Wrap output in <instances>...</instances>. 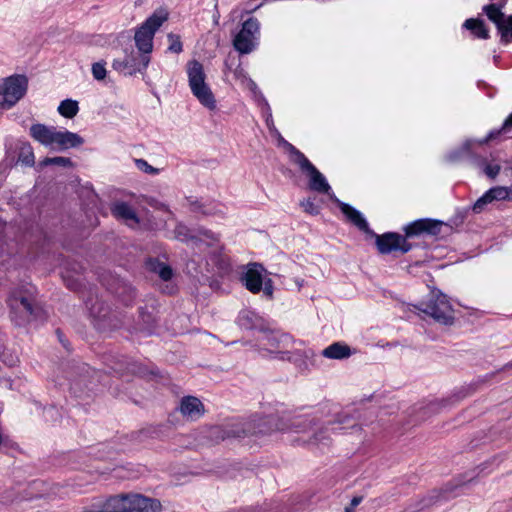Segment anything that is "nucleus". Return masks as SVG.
I'll use <instances>...</instances> for the list:
<instances>
[{"instance_id":"obj_26","label":"nucleus","mask_w":512,"mask_h":512,"mask_svg":"<svg viewBox=\"0 0 512 512\" xmlns=\"http://www.w3.org/2000/svg\"><path fill=\"white\" fill-rule=\"evenodd\" d=\"M174 234H175L176 239H178L182 242L191 241L196 248L202 249V243H203L202 238L193 234L192 230L190 228H188L186 225L178 224L175 227Z\"/></svg>"},{"instance_id":"obj_25","label":"nucleus","mask_w":512,"mask_h":512,"mask_svg":"<svg viewBox=\"0 0 512 512\" xmlns=\"http://www.w3.org/2000/svg\"><path fill=\"white\" fill-rule=\"evenodd\" d=\"M170 430L171 427L167 424L151 425L139 431L138 437L140 439H162L169 436Z\"/></svg>"},{"instance_id":"obj_16","label":"nucleus","mask_w":512,"mask_h":512,"mask_svg":"<svg viewBox=\"0 0 512 512\" xmlns=\"http://www.w3.org/2000/svg\"><path fill=\"white\" fill-rule=\"evenodd\" d=\"M124 512H157L160 510V502L139 494H123Z\"/></svg>"},{"instance_id":"obj_27","label":"nucleus","mask_w":512,"mask_h":512,"mask_svg":"<svg viewBox=\"0 0 512 512\" xmlns=\"http://www.w3.org/2000/svg\"><path fill=\"white\" fill-rule=\"evenodd\" d=\"M330 429L328 427L322 428L315 432L312 436L301 438V444L309 446H329L331 444ZM300 445V443H298Z\"/></svg>"},{"instance_id":"obj_36","label":"nucleus","mask_w":512,"mask_h":512,"mask_svg":"<svg viewBox=\"0 0 512 512\" xmlns=\"http://www.w3.org/2000/svg\"><path fill=\"white\" fill-rule=\"evenodd\" d=\"M196 235L203 240L201 250L204 248L213 247L216 243L219 242V238L216 234L204 228H199Z\"/></svg>"},{"instance_id":"obj_53","label":"nucleus","mask_w":512,"mask_h":512,"mask_svg":"<svg viewBox=\"0 0 512 512\" xmlns=\"http://www.w3.org/2000/svg\"><path fill=\"white\" fill-rule=\"evenodd\" d=\"M55 332H56V335H57V337H58V339H59L60 343L63 345V347H64L66 350H68V351H69V350H70V347H69L70 343H69V341H68L67 339H65V338H64V334H63V332H62L59 328H58V329H56V331H55Z\"/></svg>"},{"instance_id":"obj_24","label":"nucleus","mask_w":512,"mask_h":512,"mask_svg":"<svg viewBox=\"0 0 512 512\" xmlns=\"http://www.w3.org/2000/svg\"><path fill=\"white\" fill-rule=\"evenodd\" d=\"M111 212L118 219H123L125 221L131 220L135 224H139L140 222L134 209L126 202L115 203L111 208Z\"/></svg>"},{"instance_id":"obj_34","label":"nucleus","mask_w":512,"mask_h":512,"mask_svg":"<svg viewBox=\"0 0 512 512\" xmlns=\"http://www.w3.org/2000/svg\"><path fill=\"white\" fill-rule=\"evenodd\" d=\"M151 269L164 281L170 280L173 276L172 268L157 259L151 262Z\"/></svg>"},{"instance_id":"obj_63","label":"nucleus","mask_w":512,"mask_h":512,"mask_svg":"<svg viewBox=\"0 0 512 512\" xmlns=\"http://www.w3.org/2000/svg\"><path fill=\"white\" fill-rule=\"evenodd\" d=\"M250 83H251V88H254V87H256V84H255V82H253L252 80H250Z\"/></svg>"},{"instance_id":"obj_38","label":"nucleus","mask_w":512,"mask_h":512,"mask_svg":"<svg viewBox=\"0 0 512 512\" xmlns=\"http://www.w3.org/2000/svg\"><path fill=\"white\" fill-rule=\"evenodd\" d=\"M283 146L289 152L291 160L298 166H300L303 163V161L308 159L300 150H298L294 145H292L288 141H284Z\"/></svg>"},{"instance_id":"obj_7","label":"nucleus","mask_w":512,"mask_h":512,"mask_svg":"<svg viewBox=\"0 0 512 512\" xmlns=\"http://www.w3.org/2000/svg\"><path fill=\"white\" fill-rule=\"evenodd\" d=\"M264 267L260 263H250L247 265L246 271L241 275L240 281L242 285L251 293L258 294L263 291L265 297L269 300L273 299L274 286L270 278L264 279Z\"/></svg>"},{"instance_id":"obj_44","label":"nucleus","mask_w":512,"mask_h":512,"mask_svg":"<svg viewBox=\"0 0 512 512\" xmlns=\"http://www.w3.org/2000/svg\"><path fill=\"white\" fill-rule=\"evenodd\" d=\"M334 423H337L339 425H343V427H341V429H346V428H355L357 426L354 418L348 414H339L336 418V420L334 421Z\"/></svg>"},{"instance_id":"obj_10","label":"nucleus","mask_w":512,"mask_h":512,"mask_svg":"<svg viewBox=\"0 0 512 512\" xmlns=\"http://www.w3.org/2000/svg\"><path fill=\"white\" fill-rule=\"evenodd\" d=\"M104 363L108 368V373L113 372L120 376L126 374L137 375L140 377H145L148 374L156 375L153 370L149 371L143 364L132 361L123 355L108 354L104 357Z\"/></svg>"},{"instance_id":"obj_41","label":"nucleus","mask_w":512,"mask_h":512,"mask_svg":"<svg viewBox=\"0 0 512 512\" xmlns=\"http://www.w3.org/2000/svg\"><path fill=\"white\" fill-rule=\"evenodd\" d=\"M468 482H463V481H457V482H450L448 483L442 490L441 494L440 493H437L436 496H434L436 499L440 498V497H443V498H448L449 497V494L450 493H453L455 490L459 489V488H463L464 486H466Z\"/></svg>"},{"instance_id":"obj_39","label":"nucleus","mask_w":512,"mask_h":512,"mask_svg":"<svg viewBox=\"0 0 512 512\" xmlns=\"http://www.w3.org/2000/svg\"><path fill=\"white\" fill-rule=\"evenodd\" d=\"M236 62V57L229 54L224 61L225 69L232 71L236 78L245 77L244 70L241 68L240 63H238L237 66L233 69V66L236 64Z\"/></svg>"},{"instance_id":"obj_64","label":"nucleus","mask_w":512,"mask_h":512,"mask_svg":"<svg viewBox=\"0 0 512 512\" xmlns=\"http://www.w3.org/2000/svg\"><path fill=\"white\" fill-rule=\"evenodd\" d=\"M250 83H251V88H254V87H256V84H255V82H253L252 80H250Z\"/></svg>"},{"instance_id":"obj_8","label":"nucleus","mask_w":512,"mask_h":512,"mask_svg":"<svg viewBox=\"0 0 512 512\" xmlns=\"http://www.w3.org/2000/svg\"><path fill=\"white\" fill-rule=\"evenodd\" d=\"M28 88V79L25 75H12L0 83V106L10 108L25 94Z\"/></svg>"},{"instance_id":"obj_43","label":"nucleus","mask_w":512,"mask_h":512,"mask_svg":"<svg viewBox=\"0 0 512 512\" xmlns=\"http://www.w3.org/2000/svg\"><path fill=\"white\" fill-rule=\"evenodd\" d=\"M167 37H168V41L170 43L169 47H168V51H170L172 53H176V54H179L180 52H182L183 46H182L180 36L177 34H174V33H169Z\"/></svg>"},{"instance_id":"obj_33","label":"nucleus","mask_w":512,"mask_h":512,"mask_svg":"<svg viewBox=\"0 0 512 512\" xmlns=\"http://www.w3.org/2000/svg\"><path fill=\"white\" fill-rule=\"evenodd\" d=\"M79 111L78 102L72 99L63 100L58 106V112L65 118H73Z\"/></svg>"},{"instance_id":"obj_19","label":"nucleus","mask_w":512,"mask_h":512,"mask_svg":"<svg viewBox=\"0 0 512 512\" xmlns=\"http://www.w3.org/2000/svg\"><path fill=\"white\" fill-rule=\"evenodd\" d=\"M84 143L83 137L79 134L65 131H57L54 137V144L57 145L59 151L67 150L70 148H77Z\"/></svg>"},{"instance_id":"obj_23","label":"nucleus","mask_w":512,"mask_h":512,"mask_svg":"<svg viewBox=\"0 0 512 512\" xmlns=\"http://www.w3.org/2000/svg\"><path fill=\"white\" fill-rule=\"evenodd\" d=\"M321 354L328 359L343 360L352 355V350L346 343L334 342L326 347Z\"/></svg>"},{"instance_id":"obj_29","label":"nucleus","mask_w":512,"mask_h":512,"mask_svg":"<svg viewBox=\"0 0 512 512\" xmlns=\"http://www.w3.org/2000/svg\"><path fill=\"white\" fill-rule=\"evenodd\" d=\"M259 321L260 318L257 316V314L247 309L242 310L237 317L238 325L246 330H252L256 328Z\"/></svg>"},{"instance_id":"obj_35","label":"nucleus","mask_w":512,"mask_h":512,"mask_svg":"<svg viewBox=\"0 0 512 512\" xmlns=\"http://www.w3.org/2000/svg\"><path fill=\"white\" fill-rule=\"evenodd\" d=\"M106 501V509L104 512H124L125 506H124V499L123 494L111 496Z\"/></svg>"},{"instance_id":"obj_5","label":"nucleus","mask_w":512,"mask_h":512,"mask_svg":"<svg viewBox=\"0 0 512 512\" xmlns=\"http://www.w3.org/2000/svg\"><path fill=\"white\" fill-rule=\"evenodd\" d=\"M85 304L96 329L106 331L119 327L120 321L117 315L111 310L110 306L97 295L89 296Z\"/></svg>"},{"instance_id":"obj_28","label":"nucleus","mask_w":512,"mask_h":512,"mask_svg":"<svg viewBox=\"0 0 512 512\" xmlns=\"http://www.w3.org/2000/svg\"><path fill=\"white\" fill-rule=\"evenodd\" d=\"M463 27L470 30L478 38L488 39L490 37L489 31L486 28L484 21L481 19H467L464 22Z\"/></svg>"},{"instance_id":"obj_14","label":"nucleus","mask_w":512,"mask_h":512,"mask_svg":"<svg viewBox=\"0 0 512 512\" xmlns=\"http://www.w3.org/2000/svg\"><path fill=\"white\" fill-rule=\"evenodd\" d=\"M443 222L440 220L423 218L413 221L404 227L405 235L404 237L411 238L414 236H419L421 234H429L432 236H437L440 234L441 227Z\"/></svg>"},{"instance_id":"obj_61","label":"nucleus","mask_w":512,"mask_h":512,"mask_svg":"<svg viewBox=\"0 0 512 512\" xmlns=\"http://www.w3.org/2000/svg\"><path fill=\"white\" fill-rule=\"evenodd\" d=\"M261 5H262V4L257 5L255 8L251 9V10H250V11H248V12L250 13V12L255 11L256 9L260 8V7H261Z\"/></svg>"},{"instance_id":"obj_48","label":"nucleus","mask_w":512,"mask_h":512,"mask_svg":"<svg viewBox=\"0 0 512 512\" xmlns=\"http://www.w3.org/2000/svg\"><path fill=\"white\" fill-rule=\"evenodd\" d=\"M501 171V166L499 164L489 163L484 167L482 173H484L488 178L495 179Z\"/></svg>"},{"instance_id":"obj_31","label":"nucleus","mask_w":512,"mask_h":512,"mask_svg":"<svg viewBox=\"0 0 512 512\" xmlns=\"http://www.w3.org/2000/svg\"><path fill=\"white\" fill-rule=\"evenodd\" d=\"M474 140H471V139H467L461 147L451 151L448 155H447V160L450 161V162H457L459 160L462 159L463 156L467 155V156H472V152H471V148H472V145L474 144Z\"/></svg>"},{"instance_id":"obj_54","label":"nucleus","mask_w":512,"mask_h":512,"mask_svg":"<svg viewBox=\"0 0 512 512\" xmlns=\"http://www.w3.org/2000/svg\"><path fill=\"white\" fill-rule=\"evenodd\" d=\"M191 205H192V207H193V211H200V212H201L202 214H204V215H211V214H213V212H212V211H210V210H205V209L203 208V205H202V204H200L199 202H194V203H192Z\"/></svg>"},{"instance_id":"obj_18","label":"nucleus","mask_w":512,"mask_h":512,"mask_svg":"<svg viewBox=\"0 0 512 512\" xmlns=\"http://www.w3.org/2000/svg\"><path fill=\"white\" fill-rule=\"evenodd\" d=\"M178 410L184 417L192 421L200 419L205 413L204 404L200 399L191 395L184 396L180 400Z\"/></svg>"},{"instance_id":"obj_42","label":"nucleus","mask_w":512,"mask_h":512,"mask_svg":"<svg viewBox=\"0 0 512 512\" xmlns=\"http://www.w3.org/2000/svg\"><path fill=\"white\" fill-rule=\"evenodd\" d=\"M492 202H493V199L488 190L480 198L477 199V201L474 203V205L472 207V210L474 213H477V214L481 213L484 210L485 206Z\"/></svg>"},{"instance_id":"obj_15","label":"nucleus","mask_w":512,"mask_h":512,"mask_svg":"<svg viewBox=\"0 0 512 512\" xmlns=\"http://www.w3.org/2000/svg\"><path fill=\"white\" fill-rule=\"evenodd\" d=\"M106 286L107 290L114 294L126 306L130 305L136 297L135 289L130 283L120 277L109 276Z\"/></svg>"},{"instance_id":"obj_49","label":"nucleus","mask_w":512,"mask_h":512,"mask_svg":"<svg viewBox=\"0 0 512 512\" xmlns=\"http://www.w3.org/2000/svg\"><path fill=\"white\" fill-rule=\"evenodd\" d=\"M106 509V501L104 500H96L89 507L84 508L82 512H104Z\"/></svg>"},{"instance_id":"obj_46","label":"nucleus","mask_w":512,"mask_h":512,"mask_svg":"<svg viewBox=\"0 0 512 512\" xmlns=\"http://www.w3.org/2000/svg\"><path fill=\"white\" fill-rule=\"evenodd\" d=\"M135 164L137 168L147 174L156 175L159 173V169L151 166L144 159H135Z\"/></svg>"},{"instance_id":"obj_56","label":"nucleus","mask_w":512,"mask_h":512,"mask_svg":"<svg viewBox=\"0 0 512 512\" xmlns=\"http://www.w3.org/2000/svg\"><path fill=\"white\" fill-rule=\"evenodd\" d=\"M64 280L66 281L67 287L71 290H77L80 287V284L75 280H66L65 278Z\"/></svg>"},{"instance_id":"obj_12","label":"nucleus","mask_w":512,"mask_h":512,"mask_svg":"<svg viewBox=\"0 0 512 512\" xmlns=\"http://www.w3.org/2000/svg\"><path fill=\"white\" fill-rule=\"evenodd\" d=\"M375 237V243L380 254L386 255L394 251H400L405 254L409 252L413 245L406 240V237L396 232H386L378 235L372 231L369 233Z\"/></svg>"},{"instance_id":"obj_17","label":"nucleus","mask_w":512,"mask_h":512,"mask_svg":"<svg viewBox=\"0 0 512 512\" xmlns=\"http://www.w3.org/2000/svg\"><path fill=\"white\" fill-rule=\"evenodd\" d=\"M300 170L309 178V188L312 191L328 194L331 190L324 175L307 159L299 166Z\"/></svg>"},{"instance_id":"obj_59","label":"nucleus","mask_w":512,"mask_h":512,"mask_svg":"<svg viewBox=\"0 0 512 512\" xmlns=\"http://www.w3.org/2000/svg\"><path fill=\"white\" fill-rule=\"evenodd\" d=\"M487 444H488V442H487V441H482V442H479V443L474 444V445H473V448H475V447H476V446H478V445H487Z\"/></svg>"},{"instance_id":"obj_50","label":"nucleus","mask_w":512,"mask_h":512,"mask_svg":"<svg viewBox=\"0 0 512 512\" xmlns=\"http://www.w3.org/2000/svg\"><path fill=\"white\" fill-rule=\"evenodd\" d=\"M301 206L303 207L305 212L311 215H316L319 213V208L314 204V202L310 198L303 200L301 202Z\"/></svg>"},{"instance_id":"obj_3","label":"nucleus","mask_w":512,"mask_h":512,"mask_svg":"<svg viewBox=\"0 0 512 512\" xmlns=\"http://www.w3.org/2000/svg\"><path fill=\"white\" fill-rule=\"evenodd\" d=\"M414 307L432 317L435 322L443 325H452L454 323V310L447 300L445 294L439 290H432L426 302H420Z\"/></svg>"},{"instance_id":"obj_2","label":"nucleus","mask_w":512,"mask_h":512,"mask_svg":"<svg viewBox=\"0 0 512 512\" xmlns=\"http://www.w3.org/2000/svg\"><path fill=\"white\" fill-rule=\"evenodd\" d=\"M9 306L11 320L19 327L40 318L43 312L31 296L24 295L20 290L10 294Z\"/></svg>"},{"instance_id":"obj_30","label":"nucleus","mask_w":512,"mask_h":512,"mask_svg":"<svg viewBox=\"0 0 512 512\" xmlns=\"http://www.w3.org/2000/svg\"><path fill=\"white\" fill-rule=\"evenodd\" d=\"M139 319L142 322L143 329L150 331L156 326L157 317L154 307L148 308L140 307L139 308Z\"/></svg>"},{"instance_id":"obj_9","label":"nucleus","mask_w":512,"mask_h":512,"mask_svg":"<svg viewBox=\"0 0 512 512\" xmlns=\"http://www.w3.org/2000/svg\"><path fill=\"white\" fill-rule=\"evenodd\" d=\"M125 56L123 59H114L112 68L124 75L133 76L136 73L143 74L148 67L151 57L147 54H142L140 51L134 50L131 46L130 49L124 50Z\"/></svg>"},{"instance_id":"obj_40","label":"nucleus","mask_w":512,"mask_h":512,"mask_svg":"<svg viewBox=\"0 0 512 512\" xmlns=\"http://www.w3.org/2000/svg\"><path fill=\"white\" fill-rule=\"evenodd\" d=\"M493 201L506 200L510 198L511 190L507 187L496 186L489 189Z\"/></svg>"},{"instance_id":"obj_11","label":"nucleus","mask_w":512,"mask_h":512,"mask_svg":"<svg viewBox=\"0 0 512 512\" xmlns=\"http://www.w3.org/2000/svg\"><path fill=\"white\" fill-rule=\"evenodd\" d=\"M259 33L257 18L250 17L243 22L242 28L233 39V47L240 54H249L257 46L256 35Z\"/></svg>"},{"instance_id":"obj_21","label":"nucleus","mask_w":512,"mask_h":512,"mask_svg":"<svg viewBox=\"0 0 512 512\" xmlns=\"http://www.w3.org/2000/svg\"><path fill=\"white\" fill-rule=\"evenodd\" d=\"M56 133L55 127H48L44 124H33L30 127L31 137L44 146L54 145V137Z\"/></svg>"},{"instance_id":"obj_6","label":"nucleus","mask_w":512,"mask_h":512,"mask_svg":"<svg viewBox=\"0 0 512 512\" xmlns=\"http://www.w3.org/2000/svg\"><path fill=\"white\" fill-rule=\"evenodd\" d=\"M165 12H155L148 17L135 31L134 40L137 50L150 56L153 50L155 32L167 20Z\"/></svg>"},{"instance_id":"obj_45","label":"nucleus","mask_w":512,"mask_h":512,"mask_svg":"<svg viewBox=\"0 0 512 512\" xmlns=\"http://www.w3.org/2000/svg\"><path fill=\"white\" fill-rule=\"evenodd\" d=\"M262 341H264V345L270 350L279 348V340L274 333L264 331Z\"/></svg>"},{"instance_id":"obj_1","label":"nucleus","mask_w":512,"mask_h":512,"mask_svg":"<svg viewBox=\"0 0 512 512\" xmlns=\"http://www.w3.org/2000/svg\"><path fill=\"white\" fill-rule=\"evenodd\" d=\"M280 419L275 415H254L247 420L236 422L226 426H216L211 435L216 439H240L246 437H262L274 431L282 430Z\"/></svg>"},{"instance_id":"obj_22","label":"nucleus","mask_w":512,"mask_h":512,"mask_svg":"<svg viewBox=\"0 0 512 512\" xmlns=\"http://www.w3.org/2000/svg\"><path fill=\"white\" fill-rule=\"evenodd\" d=\"M512 367V361L505 364L503 367H501L499 370H497L496 372H493L491 374H488L486 376H484L483 378L479 379L478 381L476 382H473V383H470L468 385H465V386H462L458 392H456L453 397L455 398V401H460L461 399L473 394L474 392L477 391L478 387L481 385V384H484L486 383L488 380H490L492 377H494L496 375V373L498 372H501V371H505L509 368Z\"/></svg>"},{"instance_id":"obj_20","label":"nucleus","mask_w":512,"mask_h":512,"mask_svg":"<svg viewBox=\"0 0 512 512\" xmlns=\"http://www.w3.org/2000/svg\"><path fill=\"white\" fill-rule=\"evenodd\" d=\"M338 203L341 212L353 225H355L360 231L367 234L372 233L367 221L357 209L344 202L338 201Z\"/></svg>"},{"instance_id":"obj_37","label":"nucleus","mask_w":512,"mask_h":512,"mask_svg":"<svg viewBox=\"0 0 512 512\" xmlns=\"http://www.w3.org/2000/svg\"><path fill=\"white\" fill-rule=\"evenodd\" d=\"M39 165L41 167H46L49 165H58L62 167H73V162L70 158L62 157V156H56V157H46L44 158Z\"/></svg>"},{"instance_id":"obj_55","label":"nucleus","mask_w":512,"mask_h":512,"mask_svg":"<svg viewBox=\"0 0 512 512\" xmlns=\"http://www.w3.org/2000/svg\"><path fill=\"white\" fill-rule=\"evenodd\" d=\"M214 255L216 256V252H214ZM217 256H218V259H217V261H216V264H217V265H218L222 270H227V269L229 268V264H228V262H227L224 258L220 257L219 253L217 254Z\"/></svg>"},{"instance_id":"obj_13","label":"nucleus","mask_w":512,"mask_h":512,"mask_svg":"<svg viewBox=\"0 0 512 512\" xmlns=\"http://www.w3.org/2000/svg\"><path fill=\"white\" fill-rule=\"evenodd\" d=\"M483 12L488 19L492 21L501 36V42L509 43L512 41V15L506 16L501 7L497 4H488L483 7Z\"/></svg>"},{"instance_id":"obj_47","label":"nucleus","mask_w":512,"mask_h":512,"mask_svg":"<svg viewBox=\"0 0 512 512\" xmlns=\"http://www.w3.org/2000/svg\"><path fill=\"white\" fill-rule=\"evenodd\" d=\"M92 74L96 80H103L106 77L105 62H96L92 65Z\"/></svg>"},{"instance_id":"obj_51","label":"nucleus","mask_w":512,"mask_h":512,"mask_svg":"<svg viewBox=\"0 0 512 512\" xmlns=\"http://www.w3.org/2000/svg\"><path fill=\"white\" fill-rule=\"evenodd\" d=\"M509 129H502V127L498 130H493L489 132V134L482 140L478 141L480 145L487 144L489 141L496 139L502 132H507Z\"/></svg>"},{"instance_id":"obj_58","label":"nucleus","mask_w":512,"mask_h":512,"mask_svg":"<svg viewBox=\"0 0 512 512\" xmlns=\"http://www.w3.org/2000/svg\"><path fill=\"white\" fill-rule=\"evenodd\" d=\"M362 499L361 496H355L352 498L350 505L355 508L361 503Z\"/></svg>"},{"instance_id":"obj_60","label":"nucleus","mask_w":512,"mask_h":512,"mask_svg":"<svg viewBox=\"0 0 512 512\" xmlns=\"http://www.w3.org/2000/svg\"><path fill=\"white\" fill-rule=\"evenodd\" d=\"M353 511H354V507H352L351 505L345 508V512H353Z\"/></svg>"},{"instance_id":"obj_4","label":"nucleus","mask_w":512,"mask_h":512,"mask_svg":"<svg viewBox=\"0 0 512 512\" xmlns=\"http://www.w3.org/2000/svg\"><path fill=\"white\" fill-rule=\"evenodd\" d=\"M187 73L193 95L204 107L214 110L216 108V100L210 87L205 82L206 75L203 65L197 60H191L188 62Z\"/></svg>"},{"instance_id":"obj_32","label":"nucleus","mask_w":512,"mask_h":512,"mask_svg":"<svg viewBox=\"0 0 512 512\" xmlns=\"http://www.w3.org/2000/svg\"><path fill=\"white\" fill-rule=\"evenodd\" d=\"M18 162L30 167L35 164L34 153L30 143H22L19 147Z\"/></svg>"},{"instance_id":"obj_57","label":"nucleus","mask_w":512,"mask_h":512,"mask_svg":"<svg viewBox=\"0 0 512 512\" xmlns=\"http://www.w3.org/2000/svg\"><path fill=\"white\" fill-rule=\"evenodd\" d=\"M512 128V113L507 117L502 125V129H511Z\"/></svg>"},{"instance_id":"obj_52","label":"nucleus","mask_w":512,"mask_h":512,"mask_svg":"<svg viewBox=\"0 0 512 512\" xmlns=\"http://www.w3.org/2000/svg\"><path fill=\"white\" fill-rule=\"evenodd\" d=\"M472 157L474 159V164L476 165V167H478L481 171L484 169L485 166H487L489 164L488 160L486 158H483V157H478V156H474L472 154Z\"/></svg>"},{"instance_id":"obj_62","label":"nucleus","mask_w":512,"mask_h":512,"mask_svg":"<svg viewBox=\"0 0 512 512\" xmlns=\"http://www.w3.org/2000/svg\"><path fill=\"white\" fill-rule=\"evenodd\" d=\"M2 444H5V443H4V441H3L2 434L0 433V446H1Z\"/></svg>"}]
</instances>
